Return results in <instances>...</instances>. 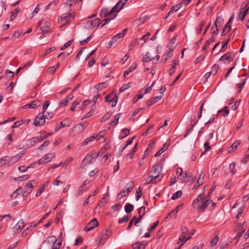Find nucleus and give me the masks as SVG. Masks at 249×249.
I'll return each instance as SVG.
<instances>
[{"label":"nucleus","mask_w":249,"mask_h":249,"mask_svg":"<svg viewBox=\"0 0 249 249\" xmlns=\"http://www.w3.org/2000/svg\"><path fill=\"white\" fill-rule=\"evenodd\" d=\"M124 5V3L122 2V0H119L116 4L112 8V9H113L116 12H119L123 8V6Z\"/></svg>","instance_id":"20"},{"label":"nucleus","mask_w":249,"mask_h":249,"mask_svg":"<svg viewBox=\"0 0 249 249\" xmlns=\"http://www.w3.org/2000/svg\"><path fill=\"white\" fill-rule=\"evenodd\" d=\"M117 13L113 9L109 10L107 8H104L101 9L100 16L101 18H106V22H109L116 17Z\"/></svg>","instance_id":"2"},{"label":"nucleus","mask_w":249,"mask_h":249,"mask_svg":"<svg viewBox=\"0 0 249 249\" xmlns=\"http://www.w3.org/2000/svg\"><path fill=\"white\" fill-rule=\"evenodd\" d=\"M62 245V241L59 239V241L55 244H53L52 247V249H59Z\"/></svg>","instance_id":"59"},{"label":"nucleus","mask_w":249,"mask_h":249,"mask_svg":"<svg viewBox=\"0 0 249 249\" xmlns=\"http://www.w3.org/2000/svg\"><path fill=\"white\" fill-rule=\"evenodd\" d=\"M121 115V113L116 114L114 117V119L111 121V123L115 125H117L118 124V121Z\"/></svg>","instance_id":"55"},{"label":"nucleus","mask_w":249,"mask_h":249,"mask_svg":"<svg viewBox=\"0 0 249 249\" xmlns=\"http://www.w3.org/2000/svg\"><path fill=\"white\" fill-rule=\"evenodd\" d=\"M249 10V6L245 10L243 8H241L240 12L237 17V18L243 21L245 19L246 15L248 14Z\"/></svg>","instance_id":"11"},{"label":"nucleus","mask_w":249,"mask_h":249,"mask_svg":"<svg viewBox=\"0 0 249 249\" xmlns=\"http://www.w3.org/2000/svg\"><path fill=\"white\" fill-rule=\"evenodd\" d=\"M111 116V114L109 112H107L101 118V122H104L109 119V118H110Z\"/></svg>","instance_id":"50"},{"label":"nucleus","mask_w":249,"mask_h":249,"mask_svg":"<svg viewBox=\"0 0 249 249\" xmlns=\"http://www.w3.org/2000/svg\"><path fill=\"white\" fill-rule=\"evenodd\" d=\"M234 18V14L233 13L231 15V16L230 17L228 22L225 25L224 28L227 29H228V30L227 31V32H229L230 30L231 29V23L233 20Z\"/></svg>","instance_id":"22"},{"label":"nucleus","mask_w":249,"mask_h":249,"mask_svg":"<svg viewBox=\"0 0 249 249\" xmlns=\"http://www.w3.org/2000/svg\"><path fill=\"white\" fill-rule=\"evenodd\" d=\"M217 19H216L214 25L213 26L211 29L212 35L213 36H215L218 34V31L217 29Z\"/></svg>","instance_id":"33"},{"label":"nucleus","mask_w":249,"mask_h":249,"mask_svg":"<svg viewBox=\"0 0 249 249\" xmlns=\"http://www.w3.org/2000/svg\"><path fill=\"white\" fill-rule=\"evenodd\" d=\"M40 102L39 100H35L33 101L30 104H26L23 106V109H26L28 108H35L39 106Z\"/></svg>","instance_id":"10"},{"label":"nucleus","mask_w":249,"mask_h":249,"mask_svg":"<svg viewBox=\"0 0 249 249\" xmlns=\"http://www.w3.org/2000/svg\"><path fill=\"white\" fill-rule=\"evenodd\" d=\"M87 125H88V124L86 122H84L82 124H78L75 128V129H77V128L80 129L79 132H82L87 127Z\"/></svg>","instance_id":"46"},{"label":"nucleus","mask_w":249,"mask_h":249,"mask_svg":"<svg viewBox=\"0 0 249 249\" xmlns=\"http://www.w3.org/2000/svg\"><path fill=\"white\" fill-rule=\"evenodd\" d=\"M37 226V224H35L34 227L30 226L27 227L22 233V236L23 237L26 236L29 233L30 231L32 230L34 228H35Z\"/></svg>","instance_id":"29"},{"label":"nucleus","mask_w":249,"mask_h":249,"mask_svg":"<svg viewBox=\"0 0 249 249\" xmlns=\"http://www.w3.org/2000/svg\"><path fill=\"white\" fill-rule=\"evenodd\" d=\"M180 177L181 178L180 179L184 182H188L191 181L192 179H195L193 177L192 174L188 172H185L184 174L182 173V175Z\"/></svg>","instance_id":"7"},{"label":"nucleus","mask_w":249,"mask_h":249,"mask_svg":"<svg viewBox=\"0 0 249 249\" xmlns=\"http://www.w3.org/2000/svg\"><path fill=\"white\" fill-rule=\"evenodd\" d=\"M170 142V140L168 139L167 140V141L166 142L163 144L162 147L160 149H161V151H162V152H164L165 151H166L169 146Z\"/></svg>","instance_id":"47"},{"label":"nucleus","mask_w":249,"mask_h":249,"mask_svg":"<svg viewBox=\"0 0 249 249\" xmlns=\"http://www.w3.org/2000/svg\"><path fill=\"white\" fill-rule=\"evenodd\" d=\"M107 86L106 82L99 83L95 85V88L98 90H102L103 88H105Z\"/></svg>","instance_id":"43"},{"label":"nucleus","mask_w":249,"mask_h":249,"mask_svg":"<svg viewBox=\"0 0 249 249\" xmlns=\"http://www.w3.org/2000/svg\"><path fill=\"white\" fill-rule=\"evenodd\" d=\"M181 7V4L179 3L178 4L172 6L171 8V10L170 11L172 12V13L174 11L176 12Z\"/></svg>","instance_id":"60"},{"label":"nucleus","mask_w":249,"mask_h":249,"mask_svg":"<svg viewBox=\"0 0 249 249\" xmlns=\"http://www.w3.org/2000/svg\"><path fill=\"white\" fill-rule=\"evenodd\" d=\"M240 141H235L231 146L229 148V152L231 153L233 150L236 149L237 147L240 145Z\"/></svg>","instance_id":"23"},{"label":"nucleus","mask_w":249,"mask_h":249,"mask_svg":"<svg viewBox=\"0 0 249 249\" xmlns=\"http://www.w3.org/2000/svg\"><path fill=\"white\" fill-rule=\"evenodd\" d=\"M126 185L128 186L127 188L126 189V194L124 195H121V196L120 197V199L126 196L132 190L133 188L134 187V183L133 181H131L129 183H127Z\"/></svg>","instance_id":"19"},{"label":"nucleus","mask_w":249,"mask_h":249,"mask_svg":"<svg viewBox=\"0 0 249 249\" xmlns=\"http://www.w3.org/2000/svg\"><path fill=\"white\" fill-rule=\"evenodd\" d=\"M142 60L144 62H148L152 60H155V58L151 57V56L149 55V53H147L145 55L143 56Z\"/></svg>","instance_id":"37"},{"label":"nucleus","mask_w":249,"mask_h":249,"mask_svg":"<svg viewBox=\"0 0 249 249\" xmlns=\"http://www.w3.org/2000/svg\"><path fill=\"white\" fill-rule=\"evenodd\" d=\"M20 11V9L18 8L15 9L14 11L11 12V15L10 18V20H14L17 17L18 12Z\"/></svg>","instance_id":"24"},{"label":"nucleus","mask_w":249,"mask_h":249,"mask_svg":"<svg viewBox=\"0 0 249 249\" xmlns=\"http://www.w3.org/2000/svg\"><path fill=\"white\" fill-rule=\"evenodd\" d=\"M94 159V157L92 154H88L86 157L84 158L82 164H81V167L82 168H83L85 166V164L86 163L87 164H90L92 163L93 161V160Z\"/></svg>","instance_id":"9"},{"label":"nucleus","mask_w":249,"mask_h":249,"mask_svg":"<svg viewBox=\"0 0 249 249\" xmlns=\"http://www.w3.org/2000/svg\"><path fill=\"white\" fill-rule=\"evenodd\" d=\"M47 138V136H46L45 137H42L41 136H37V137H33L28 140L29 145H30V146H33L36 142H41Z\"/></svg>","instance_id":"8"},{"label":"nucleus","mask_w":249,"mask_h":249,"mask_svg":"<svg viewBox=\"0 0 249 249\" xmlns=\"http://www.w3.org/2000/svg\"><path fill=\"white\" fill-rule=\"evenodd\" d=\"M28 178H29V176L27 175H25L18 177L16 179L18 181H22L24 180H27Z\"/></svg>","instance_id":"63"},{"label":"nucleus","mask_w":249,"mask_h":249,"mask_svg":"<svg viewBox=\"0 0 249 249\" xmlns=\"http://www.w3.org/2000/svg\"><path fill=\"white\" fill-rule=\"evenodd\" d=\"M210 202L211 201L209 198H208L205 196L199 195L197 198L195 199L193 204L195 209L203 211L208 206Z\"/></svg>","instance_id":"1"},{"label":"nucleus","mask_w":249,"mask_h":249,"mask_svg":"<svg viewBox=\"0 0 249 249\" xmlns=\"http://www.w3.org/2000/svg\"><path fill=\"white\" fill-rule=\"evenodd\" d=\"M73 98V96L72 95L68 96L66 98L60 101L59 106L60 107H65L67 105H68L69 102Z\"/></svg>","instance_id":"16"},{"label":"nucleus","mask_w":249,"mask_h":249,"mask_svg":"<svg viewBox=\"0 0 249 249\" xmlns=\"http://www.w3.org/2000/svg\"><path fill=\"white\" fill-rule=\"evenodd\" d=\"M142 188L141 187H139L136 191V199L138 201L142 196Z\"/></svg>","instance_id":"48"},{"label":"nucleus","mask_w":249,"mask_h":249,"mask_svg":"<svg viewBox=\"0 0 249 249\" xmlns=\"http://www.w3.org/2000/svg\"><path fill=\"white\" fill-rule=\"evenodd\" d=\"M54 154L53 153H48L46 154L44 157L38 160L39 164H44L49 161L54 157Z\"/></svg>","instance_id":"6"},{"label":"nucleus","mask_w":249,"mask_h":249,"mask_svg":"<svg viewBox=\"0 0 249 249\" xmlns=\"http://www.w3.org/2000/svg\"><path fill=\"white\" fill-rule=\"evenodd\" d=\"M145 246L146 244L142 242L140 244L138 243L134 244L132 245V248L133 249H145Z\"/></svg>","instance_id":"27"},{"label":"nucleus","mask_w":249,"mask_h":249,"mask_svg":"<svg viewBox=\"0 0 249 249\" xmlns=\"http://www.w3.org/2000/svg\"><path fill=\"white\" fill-rule=\"evenodd\" d=\"M191 238V235L189 236H186L185 235L181 234L179 237V240L181 242H183V243L181 244L180 246L183 245L187 240L190 239Z\"/></svg>","instance_id":"30"},{"label":"nucleus","mask_w":249,"mask_h":249,"mask_svg":"<svg viewBox=\"0 0 249 249\" xmlns=\"http://www.w3.org/2000/svg\"><path fill=\"white\" fill-rule=\"evenodd\" d=\"M109 199V195L107 194V196H104L98 203V206L101 208L104 206V204Z\"/></svg>","instance_id":"35"},{"label":"nucleus","mask_w":249,"mask_h":249,"mask_svg":"<svg viewBox=\"0 0 249 249\" xmlns=\"http://www.w3.org/2000/svg\"><path fill=\"white\" fill-rule=\"evenodd\" d=\"M160 164L155 165L152 168V170L151 172V174L155 173V174L159 175L160 173Z\"/></svg>","instance_id":"38"},{"label":"nucleus","mask_w":249,"mask_h":249,"mask_svg":"<svg viewBox=\"0 0 249 249\" xmlns=\"http://www.w3.org/2000/svg\"><path fill=\"white\" fill-rule=\"evenodd\" d=\"M134 208V206L132 204L126 203L125 206L124 210L126 213H128L132 212L133 211Z\"/></svg>","instance_id":"28"},{"label":"nucleus","mask_w":249,"mask_h":249,"mask_svg":"<svg viewBox=\"0 0 249 249\" xmlns=\"http://www.w3.org/2000/svg\"><path fill=\"white\" fill-rule=\"evenodd\" d=\"M176 41L175 37L172 39L170 42V43L167 45V47L169 48V50L174 51V50L176 48V46L175 45Z\"/></svg>","instance_id":"31"},{"label":"nucleus","mask_w":249,"mask_h":249,"mask_svg":"<svg viewBox=\"0 0 249 249\" xmlns=\"http://www.w3.org/2000/svg\"><path fill=\"white\" fill-rule=\"evenodd\" d=\"M173 51L169 50L164 54L163 57L161 59V62L164 63L173 56Z\"/></svg>","instance_id":"18"},{"label":"nucleus","mask_w":249,"mask_h":249,"mask_svg":"<svg viewBox=\"0 0 249 249\" xmlns=\"http://www.w3.org/2000/svg\"><path fill=\"white\" fill-rule=\"evenodd\" d=\"M21 190L22 189L21 187H19L11 195V197L12 198H16L18 195V194L21 193Z\"/></svg>","instance_id":"44"},{"label":"nucleus","mask_w":249,"mask_h":249,"mask_svg":"<svg viewBox=\"0 0 249 249\" xmlns=\"http://www.w3.org/2000/svg\"><path fill=\"white\" fill-rule=\"evenodd\" d=\"M162 96H158L151 98L147 101L146 105L148 107H150L159 101L162 98Z\"/></svg>","instance_id":"15"},{"label":"nucleus","mask_w":249,"mask_h":249,"mask_svg":"<svg viewBox=\"0 0 249 249\" xmlns=\"http://www.w3.org/2000/svg\"><path fill=\"white\" fill-rule=\"evenodd\" d=\"M246 82V79H244L242 81V83H238V84H236V86L239 89V90H238V92H240L242 90Z\"/></svg>","instance_id":"51"},{"label":"nucleus","mask_w":249,"mask_h":249,"mask_svg":"<svg viewBox=\"0 0 249 249\" xmlns=\"http://www.w3.org/2000/svg\"><path fill=\"white\" fill-rule=\"evenodd\" d=\"M219 240V237L218 236V234L216 235L214 238H213L210 242V246L213 247L215 246Z\"/></svg>","instance_id":"41"},{"label":"nucleus","mask_w":249,"mask_h":249,"mask_svg":"<svg viewBox=\"0 0 249 249\" xmlns=\"http://www.w3.org/2000/svg\"><path fill=\"white\" fill-rule=\"evenodd\" d=\"M178 63L179 61L178 60L176 61V60H174L173 61L172 67L169 71V74L170 75H171L175 72V69H176V66L178 64Z\"/></svg>","instance_id":"26"},{"label":"nucleus","mask_w":249,"mask_h":249,"mask_svg":"<svg viewBox=\"0 0 249 249\" xmlns=\"http://www.w3.org/2000/svg\"><path fill=\"white\" fill-rule=\"evenodd\" d=\"M60 126H57L55 127V130L56 131H59L63 127H66V126L68 127V126H70L69 124H63V122H62L60 123Z\"/></svg>","instance_id":"56"},{"label":"nucleus","mask_w":249,"mask_h":249,"mask_svg":"<svg viewBox=\"0 0 249 249\" xmlns=\"http://www.w3.org/2000/svg\"><path fill=\"white\" fill-rule=\"evenodd\" d=\"M106 134V131L105 130H103V131H101V132H100L98 134H97L96 135V136L95 137V139L97 140H100L101 138L103 137Z\"/></svg>","instance_id":"62"},{"label":"nucleus","mask_w":249,"mask_h":249,"mask_svg":"<svg viewBox=\"0 0 249 249\" xmlns=\"http://www.w3.org/2000/svg\"><path fill=\"white\" fill-rule=\"evenodd\" d=\"M111 231L109 229H107L104 234H103L100 239V243L103 245L105 241L111 235Z\"/></svg>","instance_id":"14"},{"label":"nucleus","mask_w":249,"mask_h":249,"mask_svg":"<svg viewBox=\"0 0 249 249\" xmlns=\"http://www.w3.org/2000/svg\"><path fill=\"white\" fill-rule=\"evenodd\" d=\"M99 223L97 219L96 218H93L89 223H88L87 226L84 228V231H89L97 227Z\"/></svg>","instance_id":"5"},{"label":"nucleus","mask_w":249,"mask_h":249,"mask_svg":"<svg viewBox=\"0 0 249 249\" xmlns=\"http://www.w3.org/2000/svg\"><path fill=\"white\" fill-rule=\"evenodd\" d=\"M129 220V216L128 215H125L123 216L122 218H120L119 221L118 223L119 224H122L123 223L126 222Z\"/></svg>","instance_id":"58"},{"label":"nucleus","mask_w":249,"mask_h":249,"mask_svg":"<svg viewBox=\"0 0 249 249\" xmlns=\"http://www.w3.org/2000/svg\"><path fill=\"white\" fill-rule=\"evenodd\" d=\"M49 143L50 141L49 140H46L43 142V143H42L41 145L39 146L38 149L39 150H42L45 147H46L49 145Z\"/></svg>","instance_id":"61"},{"label":"nucleus","mask_w":249,"mask_h":249,"mask_svg":"<svg viewBox=\"0 0 249 249\" xmlns=\"http://www.w3.org/2000/svg\"><path fill=\"white\" fill-rule=\"evenodd\" d=\"M24 226V224L22 220H19L13 227V231L15 232H19L21 229Z\"/></svg>","instance_id":"12"},{"label":"nucleus","mask_w":249,"mask_h":249,"mask_svg":"<svg viewBox=\"0 0 249 249\" xmlns=\"http://www.w3.org/2000/svg\"><path fill=\"white\" fill-rule=\"evenodd\" d=\"M72 160L73 159L71 157H69L63 164V166H67L72 161Z\"/></svg>","instance_id":"64"},{"label":"nucleus","mask_w":249,"mask_h":249,"mask_svg":"<svg viewBox=\"0 0 249 249\" xmlns=\"http://www.w3.org/2000/svg\"><path fill=\"white\" fill-rule=\"evenodd\" d=\"M182 196L181 191H178L173 194L172 196V199L175 200L180 197Z\"/></svg>","instance_id":"45"},{"label":"nucleus","mask_w":249,"mask_h":249,"mask_svg":"<svg viewBox=\"0 0 249 249\" xmlns=\"http://www.w3.org/2000/svg\"><path fill=\"white\" fill-rule=\"evenodd\" d=\"M19 159L20 156H17V155L12 157H5L4 158L0 160V164L1 165H4L9 162L14 163L17 162Z\"/></svg>","instance_id":"3"},{"label":"nucleus","mask_w":249,"mask_h":249,"mask_svg":"<svg viewBox=\"0 0 249 249\" xmlns=\"http://www.w3.org/2000/svg\"><path fill=\"white\" fill-rule=\"evenodd\" d=\"M223 112V116L224 117H226L228 115L229 113V110L228 109V107H225L222 109L219 110L218 111V114H217V116L219 115V113Z\"/></svg>","instance_id":"34"},{"label":"nucleus","mask_w":249,"mask_h":249,"mask_svg":"<svg viewBox=\"0 0 249 249\" xmlns=\"http://www.w3.org/2000/svg\"><path fill=\"white\" fill-rule=\"evenodd\" d=\"M214 40L213 37V36L211 38L209 39L204 44V46L202 48L203 51L207 50V48L209 46V45L214 42Z\"/></svg>","instance_id":"36"},{"label":"nucleus","mask_w":249,"mask_h":249,"mask_svg":"<svg viewBox=\"0 0 249 249\" xmlns=\"http://www.w3.org/2000/svg\"><path fill=\"white\" fill-rule=\"evenodd\" d=\"M129 134V130L127 128H124L122 130L121 135L122 136L119 137L120 139H122L126 136H127Z\"/></svg>","instance_id":"40"},{"label":"nucleus","mask_w":249,"mask_h":249,"mask_svg":"<svg viewBox=\"0 0 249 249\" xmlns=\"http://www.w3.org/2000/svg\"><path fill=\"white\" fill-rule=\"evenodd\" d=\"M74 17V15H72L71 13H66V14H63L60 17V20L61 21H65V23H67L69 19L71 18H73Z\"/></svg>","instance_id":"17"},{"label":"nucleus","mask_w":249,"mask_h":249,"mask_svg":"<svg viewBox=\"0 0 249 249\" xmlns=\"http://www.w3.org/2000/svg\"><path fill=\"white\" fill-rule=\"evenodd\" d=\"M48 119L47 117H45L43 112L40 113L35 118L34 124L36 126L43 125L45 123V119Z\"/></svg>","instance_id":"4"},{"label":"nucleus","mask_w":249,"mask_h":249,"mask_svg":"<svg viewBox=\"0 0 249 249\" xmlns=\"http://www.w3.org/2000/svg\"><path fill=\"white\" fill-rule=\"evenodd\" d=\"M231 53H227L222 55L220 58V61H224V63H226V61H228L229 62H230L233 60V58L231 56Z\"/></svg>","instance_id":"13"},{"label":"nucleus","mask_w":249,"mask_h":249,"mask_svg":"<svg viewBox=\"0 0 249 249\" xmlns=\"http://www.w3.org/2000/svg\"><path fill=\"white\" fill-rule=\"evenodd\" d=\"M235 165L236 163L235 162H232L229 165V170L231 173V176H233L236 173Z\"/></svg>","instance_id":"25"},{"label":"nucleus","mask_w":249,"mask_h":249,"mask_svg":"<svg viewBox=\"0 0 249 249\" xmlns=\"http://www.w3.org/2000/svg\"><path fill=\"white\" fill-rule=\"evenodd\" d=\"M136 67L137 64H135L134 67H133V65H132L127 70L124 71V77H126L129 73L133 71L136 68Z\"/></svg>","instance_id":"39"},{"label":"nucleus","mask_w":249,"mask_h":249,"mask_svg":"<svg viewBox=\"0 0 249 249\" xmlns=\"http://www.w3.org/2000/svg\"><path fill=\"white\" fill-rule=\"evenodd\" d=\"M121 38V34H117L115 36H114L110 40L108 46L109 48L111 47V46L115 44L118 40V39Z\"/></svg>","instance_id":"21"},{"label":"nucleus","mask_w":249,"mask_h":249,"mask_svg":"<svg viewBox=\"0 0 249 249\" xmlns=\"http://www.w3.org/2000/svg\"><path fill=\"white\" fill-rule=\"evenodd\" d=\"M57 239L54 236H50L48 238L47 242L50 243L55 244L57 243Z\"/></svg>","instance_id":"57"},{"label":"nucleus","mask_w":249,"mask_h":249,"mask_svg":"<svg viewBox=\"0 0 249 249\" xmlns=\"http://www.w3.org/2000/svg\"><path fill=\"white\" fill-rule=\"evenodd\" d=\"M138 213L139 215H142V217H143L145 213V207L142 206L138 209Z\"/></svg>","instance_id":"54"},{"label":"nucleus","mask_w":249,"mask_h":249,"mask_svg":"<svg viewBox=\"0 0 249 249\" xmlns=\"http://www.w3.org/2000/svg\"><path fill=\"white\" fill-rule=\"evenodd\" d=\"M138 144L136 143L132 148L131 151L127 154V156L130 158V159H132L133 157L134 153L136 152V149L137 148Z\"/></svg>","instance_id":"49"},{"label":"nucleus","mask_w":249,"mask_h":249,"mask_svg":"<svg viewBox=\"0 0 249 249\" xmlns=\"http://www.w3.org/2000/svg\"><path fill=\"white\" fill-rule=\"evenodd\" d=\"M204 178H205V174L203 173V172H201V173L200 174L197 180V183L198 184V185H202V184L204 182Z\"/></svg>","instance_id":"32"},{"label":"nucleus","mask_w":249,"mask_h":249,"mask_svg":"<svg viewBox=\"0 0 249 249\" xmlns=\"http://www.w3.org/2000/svg\"><path fill=\"white\" fill-rule=\"evenodd\" d=\"M118 97L116 95H114L113 97L109 101L112 103L111 107H114L116 105L117 103Z\"/></svg>","instance_id":"52"},{"label":"nucleus","mask_w":249,"mask_h":249,"mask_svg":"<svg viewBox=\"0 0 249 249\" xmlns=\"http://www.w3.org/2000/svg\"><path fill=\"white\" fill-rule=\"evenodd\" d=\"M130 88V83H128L125 84H124L121 88L120 89V92H123L125 91L126 89Z\"/></svg>","instance_id":"53"},{"label":"nucleus","mask_w":249,"mask_h":249,"mask_svg":"<svg viewBox=\"0 0 249 249\" xmlns=\"http://www.w3.org/2000/svg\"><path fill=\"white\" fill-rule=\"evenodd\" d=\"M95 139V137L92 136L88 138H87L82 143V145L83 146L86 145L89 142H92Z\"/></svg>","instance_id":"42"}]
</instances>
